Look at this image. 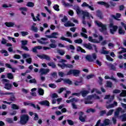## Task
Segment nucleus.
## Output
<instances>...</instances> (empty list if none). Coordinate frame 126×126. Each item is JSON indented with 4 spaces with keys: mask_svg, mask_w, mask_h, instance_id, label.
I'll list each match as a JSON object with an SVG mask.
<instances>
[{
    "mask_svg": "<svg viewBox=\"0 0 126 126\" xmlns=\"http://www.w3.org/2000/svg\"><path fill=\"white\" fill-rule=\"evenodd\" d=\"M95 24L97 25L98 27L100 28L99 30L101 33H102L103 35H108V32L107 31V25L103 24L102 22H95Z\"/></svg>",
    "mask_w": 126,
    "mask_h": 126,
    "instance_id": "1",
    "label": "nucleus"
},
{
    "mask_svg": "<svg viewBox=\"0 0 126 126\" xmlns=\"http://www.w3.org/2000/svg\"><path fill=\"white\" fill-rule=\"evenodd\" d=\"M29 122V116L27 114H24L20 117V124L22 125V126H24V125H26L27 123Z\"/></svg>",
    "mask_w": 126,
    "mask_h": 126,
    "instance_id": "2",
    "label": "nucleus"
},
{
    "mask_svg": "<svg viewBox=\"0 0 126 126\" xmlns=\"http://www.w3.org/2000/svg\"><path fill=\"white\" fill-rule=\"evenodd\" d=\"M2 81H3V82H7L5 83L4 88L5 89H6V90H11V89L12 88V85L9 83V80L6 79H3L2 80Z\"/></svg>",
    "mask_w": 126,
    "mask_h": 126,
    "instance_id": "3",
    "label": "nucleus"
},
{
    "mask_svg": "<svg viewBox=\"0 0 126 126\" xmlns=\"http://www.w3.org/2000/svg\"><path fill=\"white\" fill-rule=\"evenodd\" d=\"M109 27L110 28H112V29H110V32L111 34H112L114 35L115 34V32L116 31H118V26H114L113 23H110L109 24Z\"/></svg>",
    "mask_w": 126,
    "mask_h": 126,
    "instance_id": "4",
    "label": "nucleus"
},
{
    "mask_svg": "<svg viewBox=\"0 0 126 126\" xmlns=\"http://www.w3.org/2000/svg\"><path fill=\"white\" fill-rule=\"evenodd\" d=\"M58 66L61 67L62 69H64L65 67L66 68H73V65L71 64H65V63H62V64H61L60 63H58Z\"/></svg>",
    "mask_w": 126,
    "mask_h": 126,
    "instance_id": "5",
    "label": "nucleus"
},
{
    "mask_svg": "<svg viewBox=\"0 0 126 126\" xmlns=\"http://www.w3.org/2000/svg\"><path fill=\"white\" fill-rule=\"evenodd\" d=\"M84 112L80 111L79 113V120L81 123H85L86 122V116L83 117Z\"/></svg>",
    "mask_w": 126,
    "mask_h": 126,
    "instance_id": "6",
    "label": "nucleus"
},
{
    "mask_svg": "<svg viewBox=\"0 0 126 126\" xmlns=\"http://www.w3.org/2000/svg\"><path fill=\"white\" fill-rule=\"evenodd\" d=\"M37 57H38V58H39V59H41V60H46L47 61H51V58H50V57L48 56V55H40L39 54H37Z\"/></svg>",
    "mask_w": 126,
    "mask_h": 126,
    "instance_id": "7",
    "label": "nucleus"
},
{
    "mask_svg": "<svg viewBox=\"0 0 126 126\" xmlns=\"http://www.w3.org/2000/svg\"><path fill=\"white\" fill-rule=\"evenodd\" d=\"M57 35H59V33L58 32H52L51 35H46V37L49 38V39H51L52 38H55V39H57L58 38V37L56 36H57Z\"/></svg>",
    "mask_w": 126,
    "mask_h": 126,
    "instance_id": "8",
    "label": "nucleus"
},
{
    "mask_svg": "<svg viewBox=\"0 0 126 126\" xmlns=\"http://www.w3.org/2000/svg\"><path fill=\"white\" fill-rule=\"evenodd\" d=\"M97 4H100V5H104L106 8H109V7L111 6L110 4H109V3L103 1H98Z\"/></svg>",
    "mask_w": 126,
    "mask_h": 126,
    "instance_id": "9",
    "label": "nucleus"
},
{
    "mask_svg": "<svg viewBox=\"0 0 126 126\" xmlns=\"http://www.w3.org/2000/svg\"><path fill=\"white\" fill-rule=\"evenodd\" d=\"M83 46L88 50H93V47H92V44L90 43H84Z\"/></svg>",
    "mask_w": 126,
    "mask_h": 126,
    "instance_id": "10",
    "label": "nucleus"
},
{
    "mask_svg": "<svg viewBox=\"0 0 126 126\" xmlns=\"http://www.w3.org/2000/svg\"><path fill=\"white\" fill-rule=\"evenodd\" d=\"M38 104L41 105V106H47V107H49V106H50V102L48 100L42 101L38 102Z\"/></svg>",
    "mask_w": 126,
    "mask_h": 126,
    "instance_id": "11",
    "label": "nucleus"
},
{
    "mask_svg": "<svg viewBox=\"0 0 126 126\" xmlns=\"http://www.w3.org/2000/svg\"><path fill=\"white\" fill-rule=\"evenodd\" d=\"M88 40L91 43H94L96 44H99V43H100V41H98L96 39H93V37H92V36H89Z\"/></svg>",
    "mask_w": 126,
    "mask_h": 126,
    "instance_id": "12",
    "label": "nucleus"
},
{
    "mask_svg": "<svg viewBox=\"0 0 126 126\" xmlns=\"http://www.w3.org/2000/svg\"><path fill=\"white\" fill-rule=\"evenodd\" d=\"M79 74H80V70L77 69H73V75L74 76H79Z\"/></svg>",
    "mask_w": 126,
    "mask_h": 126,
    "instance_id": "13",
    "label": "nucleus"
},
{
    "mask_svg": "<svg viewBox=\"0 0 126 126\" xmlns=\"http://www.w3.org/2000/svg\"><path fill=\"white\" fill-rule=\"evenodd\" d=\"M118 33L120 35H125V34H126V31L123 29L122 27H119L118 29Z\"/></svg>",
    "mask_w": 126,
    "mask_h": 126,
    "instance_id": "14",
    "label": "nucleus"
},
{
    "mask_svg": "<svg viewBox=\"0 0 126 126\" xmlns=\"http://www.w3.org/2000/svg\"><path fill=\"white\" fill-rule=\"evenodd\" d=\"M4 25H5V26H6V27H13L14 26V25H15V23H13V22H5L4 23Z\"/></svg>",
    "mask_w": 126,
    "mask_h": 126,
    "instance_id": "15",
    "label": "nucleus"
},
{
    "mask_svg": "<svg viewBox=\"0 0 126 126\" xmlns=\"http://www.w3.org/2000/svg\"><path fill=\"white\" fill-rule=\"evenodd\" d=\"M50 71V70L48 69H44L43 68H40V72L41 73V74H47L48 72Z\"/></svg>",
    "mask_w": 126,
    "mask_h": 126,
    "instance_id": "16",
    "label": "nucleus"
},
{
    "mask_svg": "<svg viewBox=\"0 0 126 126\" xmlns=\"http://www.w3.org/2000/svg\"><path fill=\"white\" fill-rule=\"evenodd\" d=\"M73 102H78V99H76L75 97H73L72 99L70 100H66V102L68 104H69V103H73Z\"/></svg>",
    "mask_w": 126,
    "mask_h": 126,
    "instance_id": "17",
    "label": "nucleus"
},
{
    "mask_svg": "<svg viewBox=\"0 0 126 126\" xmlns=\"http://www.w3.org/2000/svg\"><path fill=\"white\" fill-rule=\"evenodd\" d=\"M60 39L63 41H66V42H68V43H70V44H72V41L70 40V38H67L66 37H64V36H62Z\"/></svg>",
    "mask_w": 126,
    "mask_h": 126,
    "instance_id": "18",
    "label": "nucleus"
},
{
    "mask_svg": "<svg viewBox=\"0 0 126 126\" xmlns=\"http://www.w3.org/2000/svg\"><path fill=\"white\" fill-rule=\"evenodd\" d=\"M30 106L31 107H32V108H34V109H37L38 111H40V110H41V107H40V106H39V105L38 104H37L36 106V105L33 103H31Z\"/></svg>",
    "mask_w": 126,
    "mask_h": 126,
    "instance_id": "19",
    "label": "nucleus"
},
{
    "mask_svg": "<svg viewBox=\"0 0 126 126\" xmlns=\"http://www.w3.org/2000/svg\"><path fill=\"white\" fill-rule=\"evenodd\" d=\"M96 15L100 19H103V16L102 15V12L100 10H96Z\"/></svg>",
    "mask_w": 126,
    "mask_h": 126,
    "instance_id": "20",
    "label": "nucleus"
},
{
    "mask_svg": "<svg viewBox=\"0 0 126 126\" xmlns=\"http://www.w3.org/2000/svg\"><path fill=\"white\" fill-rule=\"evenodd\" d=\"M85 59L86 60H87V61H88L89 63H92L94 62V60H93V59H92V57L91 55H87L85 57Z\"/></svg>",
    "mask_w": 126,
    "mask_h": 126,
    "instance_id": "21",
    "label": "nucleus"
},
{
    "mask_svg": "<svg viewBox=\"0 0 126 126\" xmlns=\"http://www.w3.org/2000/svg\"><path fill=\"white\" fill-rule=\"evenodd\" d=\"M63 82L66 84H68V85H72V81H71L69 79H64Z\"/></svg>",
    "mask_w": 126,
    "mask_h": 126,
    "instance_id": "22",
    "label": "nucleus"
},
{
    "mask_svg": "<svg viewBox=\"0 0 126 126\" xmlns=\"http://www.w3.org/2000/svg\"><path fill=\"white\" fill-rule=\"evenodd\" d=\"M107 65L108 66L110 67V69L111 70H114V71H115L116 68V66H115V65H114V64H113L111 63H108L107 64Z\"/></svg>",
    "mask_w": 126,
    "mask_h": 126,
    "instance_id": "23",
    "label": "nucleus"
},
{
    "mask_svg": "<svg viewBox=\"0 0 126 126\" xmlns=\"http://www.w3.org/2000/svg\"><path fill=\"white\" fill-rule=\"evenodd\" d=\"M121 16H122V14L119 13H116V16L114 15H112V17H113V18H114V19H116V20H118V19L120 18Z\"/></svg>",
    "mask_w": 126,
    "mask_h": 126,
    "instance_id": "24",
    "label": "nucleus"
},
{
    "mask_svg": "<svg viewBox=\"0 0 126 126\" xmlns=\"http://www.w3.org/2000/svg\"><path fill=\"white\" fill-rule=\"evenodd\" d=\"M88 93H89L88 91H82L80 92V94H82V97H86Z\"/></svg>",
    "mask_w": 126,
    "mask_h": 126,
    "instance_id": "25",
    "label": "nucleus"
},
{
    "mask_svg": "<svg viewBox=\"0 0 126 126\" xmlns=\"http://www.w3.org/2000/svg\"><path fill=\"white\" fill-rule=\"evenodd\" d=\"M77 52H81V53H83L84 54H85V53H86L85 50L83 49L80 46H78L77 47Z\"/></svg>",
    "mask_w": 126,
    "mask_h": 126,
    "instance_id": "26",
    "label": "nucleus"
},
{
    "mask_svg": "<svg viewBox=\"0 0 126 126\" xmlns=\"http://www.w3.org/2000/svg\"><path fill=\"white\" fill-rule=\"evenodd\" d=\"M106 49V47H102V50L101 52V54L102 55H108L109 51L107 50H105Z\"/></svg>",
    "mask_w": 126,
    "mask_h": 126,
    "instance_id": "27",
    "label": "nucleus"
},
{
    "mask_svg": "<svg viewBox=\"0 0 126 126\" xmlns=\"http://www.w3.org/2000/svg\"><path fill=\"white\" fill-rule=\"evenodd\" d=\"M35 4L33 2H28L27 3V6L28 7H34Z\"/></svg>",
    "mask_w": 126,
    "mask_h": 126,
    "instance_id": "28",
    "label": "nucleus"
},
{
    "mask_svg": "<svg viewBox=\"0 0 126 126\" xmlns=\"http://www.w3.org/2000/svg\"><path fill=\"white\" fill-rule=\"evenodd\" d=\"M119 50L122 49V50L118 52V54H119V55H122V54H123V53H126V48H125L123 47H119Z\"/></svg>",
    "mask_w": 126,
    "mask_h": 126,
    "instance_id": "29",
    "label": "nucleus"
},
{
    "mask_svg": "<svg viewBox=\"0 0 126 126\" xmlns=\"http://www.w3.org/2000/svg\"><path fill=\"white\" fill-rule=\"evenodd\" d=\"M121 119H122V122H126V114H123L120 116Z\"/></svg>",
    "mask_w": 126,
    "mask_h": 126,
    "instance_id": "30",
    "label": "nucleus"
},
{
    "mask_svg": "<svg viewBox=\"0 0 126 126\" xmlns=\"http://www.w3.org/2000/svg\"><path fill=\"white\" fill-rule=\"evenodd\" d=\"M7 77L8 79H13V78H14L13 74L11 73H7Z\"/></svg>",
    "mask_w": 126,
    "mask_h": 126,
    "instance_id": "31",
    "label": "nucleus"
},
{
    "mask_svg": "<svg viewBox=\"0 0 126 126\" xmlns=\"http://www.w3.org/2000/svg\"><path fill=\"white\" fill-rule=\"evenodd\" d=\"M47 65H49V66H51L52 68H56V67H57V65L54 62L48 63Z\"/></svg>",
    "mask_w": 126,
    "mask_h": 126,
    "instance_id": "32",
    "label": "nucleus"
},
{
    "mask_svg": "<svg viewBox=\"0 0 126 126\" xmlns=\"http://www.w3.org/2000/svg\"><path fill=\"white\" fill-rule=\"evenodd\" d=\"M0 52L1 54H4V57H7L8 56V53L7 52V51L5 50H1Z\"/></svg>",
    "mask_w": 126,
    "mask_h": 126,
    "instance_id": "33",
    "label": "nucleus"
},
{
    "mask_svg": "<svg viewBox=\"0 0 126 126\" xmlns=\"http://www.w3.org/2000/svg\"><path fill=\"white\" fill-rule=\"evenodd\" d=\"M87 113H95L96 112V110L93 108H89L87 110Z\"/></svg>",
    "mask_w": 126,
    "mask_h": 126,
    "instance_id": "34",
    "label": "nucleus"
},
{
    "mask_svg": "<svg viewBox=\"0 0 126 126\" xmlns=\"http://www.w3.org/2000/svg\"><path fill=\"white\" fill-rule=\"evenodd\" d=\"M44 90H43V89L42 88H39L38 89V94L39 95H40V96H43L44 95Z\"/></svg>",
    "mask_w": 126,
    "mask_h": 126,
    "instance_id": "35",
    "label": "nucleus"
},
{
    "mask_svg": "<svg viewBox=\"0 0 126 126\" xmlns=\"http://www.w3.org/2000/svg\"><path fill=\"white\" fill-rule=\"evenodd\" d=\"M57 53H58V54H60L61 55V56H63V55H64V54H65V52H64V50H62L61 49L58 50Z\"/></svg>",
    "mask_w": 126,
    "mask_h": 126,
    "instance_id": "36",
    "label": "nucleus"
},
{
    "mask_svg": "<svg viewBox=\"0 0 126 126\" xmlns=\"http://www.w3.org/2000/svg\"><path fill=\"white\" fill-rule=\"evenodd\" d=\"M53 8L54 10H56V11H60V6L58 4H55L53 6Z\"/></svg>",
    "mask_w": 126,
    "mask_h": 126,
    "instance_id": "37",
    "label": "nucleus"
},
{
    "mask_svg": "<svg viewBox=\"0 0 126 126\" xmlns=\"http://www.w3.org/2000/svg\"><path fill=\"white\" fill-rule=\"evenodd\" d=\"M77 14H78V15H79L80 14H82L83 13V11L82 10H81L80 9H79V8H77L76 10Z\"/></svg>",
    "mask_w": 126,
    "mask_h": 126,
    "instance_id": "38",
    "label": "nucleus"
},
{
    "mask_svg": "<svg viewBox=\"0 0 126 126\" xmlns=\"http://www.w3.org/2000/svg\"><path fill=\"white\" fill-rule=\"evenodd\" d=\"M12 108L13 110H19V106L15 104H12Z\"/></svg>",
    "mask_w": 126,
    "mask_h": 126,
    "instance_id": "39",
    "label": "nucleus"
},
{
    "mask_svg": "<svg viewBox=\"0 0 126 126\" xmlns=\"http://www.w3.org/2000/svg\"><path fill=\"white\" fill-rule=\"evenodd\" d=\"M82 14L84 16V17H89L90 16V15L88 12L83 11Z\"/></svg>",
    "mask_w": 126,
    "mask_h": 126,
    "instance_id": "40",
    "label": "nucleus"
},
{
    "mask_svg": "<svg viewBox=\"0 0 126 126\" xmlns=\"http://www.w3.org/2000/svg\"><path fill=\"white\" fill-rule=\"evenodd\" d=\"M113 113H114V109L110 110L106 114L107 117H109V116H112V115H113Z\"/></svg>",
    "mask_w": 126,
    "mask_h": 126,
    "instance_id": "41",
    "label": "nucleus"
},
{
    "mask_svg": "<svg viewBox=\"0 0 126 126\" xmlns=\"http://www.w3.org/2000/svg\"><path fill=\"white\" fill-rule=\"evenodd\" d=\"M82 42H83V40H82V39L81 38H80L79 39H76L74 40V42L76 44H82Z\"/></svg>",
    "mask_w": 126,
    "mask_h": 126,
    "instance_id": "42",
    "label": "nucleus"
},
{
    "mask_svg": "<svg viewBox=\"0 0 126 126\" xmlns=\"http://www.w3.org/2000/svg\"><path fill=\"white\" fill-rule=\"evenodd\" d=\"M51 75L53 78H58V74L57 73V72L51 73Z\"/></svg>",
    "mask_w": 126,
    "mask_h": 126,
    "instance_id": "43",
    "label": "nucleus"
},
{
    "mask_svg": "<svg viewBox=\"0 0 126 126\" xmlns=\"http://www.w3.org/2000/svg\"><path fill=\"white\" fill-rule=\"evenodd\" d=\"M32 31H34L35 33H37V32H38V28H37L34 26H32Z\"/></svg>",
    "mask_w": 126,
    "mask_h": 126,
    "instance_id": "44",
    "label": "nucleus"
},
{
    "mask_svg": "<svg viewBox=\"0 0 126 126\" xmlns=\"http://www.w3.org/2000/svg\"><path fill=\"white\" fill-rule=\"evenodd\" d=\"M107 87H109V88H112L113 86V83L110 81H107L106 83Z\"/></svg>",
    "mask_w": 126,
    "mask_h": 126,
    "instance_id": "45",
    "label": "nucleus"
},
{
    "mask_svg": "<svg viewBox=\"0 0 126 126\" xmlns=\"http://www.w3.org/2000/svg\"><path fill=\"white\" fill-rule=\"evenodd\" d=\"M29 83H31V84L34 83V84H37V80H36V79L33 78V79L30 80Z\"/></svg>",
    "mask_w": 126,
    "mask_h": 126,
    "instance_id": "46",
    "label": "nucleus"
},
{
    "mask_svg": "<svg viewBox=\"0 0 126 126\" xmlns=\"http://www.w3.org/2000/svg\"><path fill=\"white\" fill-rule=\"evenodd\" d=\"M19 9L21 11H25V12H27L28 10V9H27V7H20Z\"/></svg>",
    "mask_w": 126,
    "mask_h": 126,
    "instance_id": "47",
    "label": "nucleus"
},
{
    "mask_svg": "<svg viewBox=\"0 0 126 126\" xmlns=\"http://www.w3.org/2000/svg\"><path fill=\"white\" fill-rule=\"evenodd\" d=\"M104 124L105 126H109L110 125V120L105 119L104 121Z\"/></svg>",
    "mask_w": 126,
    "mask_h": 126,
    "instance_id": "48",
    "label": "nucleus"
},
{
    "mask_svg": "<svg viewBox=\"0 0 126 126\" xmlns=\"http://www.w3.org/2000/svg\"><path fill=\"white\" fill-rule=\"evenodd\" d=\"M49 47H50V49L51 48L52 49H56V48H57V45H56V44L55 43H51L50 45H49Z\"/></svg>",
    "mask_w": 126,
    "mask_h": 126,
    "instance_id": "49",
    "label": "nucleus"
},
{
    "mask_svg": "<svg viewBox=\"0 0 126 126\" xmlns=\"http://www.w3.org/2000/svg\"><path fill=\"white\" fill-rule=\"evenodd\" d=\"M106 113V110H101L99 112L100 117H103Z\"/></svg>",
    "mask_w": 126,
    "mask_h": 126,
    "instance_id": "50",
    "label": "nucleus"
},
{
    "mask_svg": "<svg viewBox=\"0 0 126 126\" xmlns=\"http://www.w3.org/2000/svg\"><path fill=\"white\" fill-rule=\"evenodd\" d=\"M49 87L50 88H52L53 89H55V88H57V85L55 84H49Z\"/></svg>",
    "mask_w": 126,
    "mask_h": 126,
    "instance_id": "51",
    "label": "nucleus"
},
{
    "mask_svg": "<svg viewBox=\"0 0 126 126\" xmlns=\"http://www.w3.org/2000/svg\"><path fill=\"white\" fill-rule=\"evenodd\" d=\"M73 74V69H70L66 74V75H71Z\"/></svg>",
    "mask_w": 126,
    "mask_h": 126,
    "instance_id": "52",
    "label": "nucleus"
},
{
    "mask_svg": "<svg viewBox=\"0 0 126 126\" xmlns=\"http://www.w3.org/2000/svg\"><path fill=\"white\" fill-rule=\"evenodd\" d=\"M21 33L22 36H23V37H25V36H27V35L29 34V32H21Z\"/></svg>",
    "mask_w": 126,
    "mask_h": 126,
    "instance_id": "53",
    "label": "nucleus"
},
{
    "mask_svg": "<svg viewBox=\"0 0 126 126\" xmlns=\"http://www.w3.org/2000/svg\"><path fill=\"white\" fill-rule=\"evenodd\" d=\"M106 59L109 62H113L114 61V59L110 55H106Z\"/></svg>",
    "mask_w": 126,
    "mask_h": 126,
    "instance_id": "54",
    "label": "nucleus"
},
{
    "mask_svg": "<svg viewBox=\"0 0 126 126\" xmlns=\"http://www.w3.org/2000/svg\"><path fill=\"white\" fill-rule=\"evenodd\" d=\"M67 122L69 126H73V125H74V122H73V121L72 120H67Z\"/></svg>",
    "mask_w": 126,
    "mask_h": 126,
    "instance_id": "55",
    "label": "nucleus"
},
{
    "mask_svg": "<svg viewBox=\"0 0 126 126\" xmlns=\"http://www.w3.org/2000/svg\"><path fill=\"white\" fill-rule=\"evenodd\" d=\"M21 43H22V46H25L26 45H27V44H28V40H22L21 41Z\"/></svg>",
    "mask_w": 126,
    "mask_h": 126,
    "instance_id": "56",
    "label": "nucleus"
},
{
    "mask_svg": "<svg viewBox=\"0 0 126 126\" xmlns=\"http://www.w3.org/2000/svg\"><path fill=\"white\" fill-rule=\"evenodd\" d=\"M15 100H16V98H15L14 95L11 96L10 98L9 99V101H11V102H14Z\"/></svg>",
    "mask_w": 126,
    "mask_h": 126,
    "instance_id": "57",
    "label": "nucleus"
},
{
    "mask_svg": "<svg viewBox=\"0 0 126 126\" xmlns=\"http://www.w3.org/2000/svg\"><path fill=\"white\" fill-rule=\"evenodd\" d=\"M68 20V19L66 17V16H64L63 18L61 20L62 22H66Z\"/></svg>",
    "mask_w": 126,
    "mask_h": 126,
    "instance_id": "58",
    "label": "nucleus"
},
{
    "mask_svg": "<svg viewBox=\"0 0 126 126\" xmlns=\"http://www.w3.org/2000/svg\"><path fill=\"white\" fill-rule=\"evenodd\" d=\"M120 96L121 97H126V91L122 92V93L120 94Z\"/></svg>",
    "mask_w": 126,
    "mask_h": 126,
    "instance_id": "59",
    "label": "nucleus"
},
{
    "mask_svg": "<svg viewBox=\"0 0 126 126\" xmlns=\"http://www.w3.org/2000/svg\"><path fill=\"white\" fill-rule=\"evenodd\" d=\"M26 62L29 64H31V63H32V58H29L28 59H26Z\"/></svg>",
    "mask_w": 126,
    "mask_h": 126,
    "instance_id": "60",
    "label": "nucleus"
},
{
    "mask_svg": "<svg viewBox=\"0 0 126 126\" xmlns=\"http://www.w3.org/2000/svg\"><path fill=\"white\" fill-rule=\"evenodd\" d=\"M118 93H121V90L115 89L113 91V94H118Z\"/></svg>",
    "mask_w": 126,
    "mask_h": 126,
    "instance_id": "61",
    "label": "nucleus"
},
{
    "mask_svg": "<svg viewBox=\"0 0 126 126\" xmlns=\"http://www.w3.org/2000/svg\"><path fill=\"white\" fill-rule=\"evenodd\" d=\"M1 44H2V45H5V44H6V39L2 37V41H1Z\"/></svg>",
    "mask_w": 126,
    "mask_h": 126,
    "instance_id": "62",
    "label": "nucleus"
},
{
    "mask_svg": "<svg viewBox=\"0 0 126 126\" xmlns=\"http://www.w3.org/2000/svg\"><path fill=\"white\" fill-rule=\"evenodd\" d=\"M34 121H38L39 120V116L36 113L34 114V117L33 118Z\"/></svg>",
    "mask_w": 126,
    "mask_h": 126,
    "instance_id": "63",
    "label": "nucleus"
},
{
    "mask_svg": "<svg viewBox=\"0 0 126 126\" xmlns=\"http://www.w3.org/2000/svg\"><path fill=\"white\" fill-rule=\"evenodd\" d=\"M58 74L60 77H63V76H64V73L63 71L59 72Z\"/></svg>",
    "mask_w": 126,
    "mask_h": 126,
    "instance_id": "64",
    "label": "nucleus"
}]
</instances>
